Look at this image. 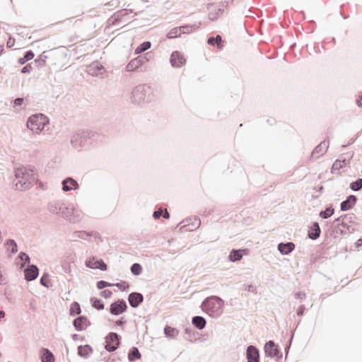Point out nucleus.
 Here are the masks:
<instances>
[{"label": "nucleus", "instance_id": "3c124183", "mask_svg": "<svg viewBox=\"0 0 362 362\" xmlns=\"http://www.w3.org/2000/svg\"><path fill=\"white\" fill-rule=\"evenodd\" d=\"M112 293L109 289L103 290L100 292V296L104 298H109L112 296Z\"/></svg>", "mask_w": 362, "mask_h": 362}, {"label": "nucleus", "instance_id": "de8ad7c7", "mask_svg": "<svg viewBox=\"0 0 362 362\" xmlns=\"http://www.w3.org/2000/svg\"><path fill=\"white\" fill-rule=\"evenodd\" d=\"M40 282L41 285H42L43 286L49 288L50 286V284L49 281V274L47 272L43 273L40 279Z\"/></svg>", "mask_w": 362, "mask_h": 362}, {"label": "nucleus", "instance_id": "338daca9", "mask_svg": "<svg viewBox=\"0 0 362 362\" xmlns=\"http://www.w3.org/2000/svg\"><path fill=\"white\" fill-rule=\"evenodd\" d=\"M117 13H118L117 16L121 18L127 14V9L119 10V11H117Z\"/></svg>", "mask_w": 362, "mask_h": 362}, {"label": "nucleus", "instance_id": "052dcab7", "mask_svg": "<svg viewBox=\"0 0 362 362\" xmlns=\"http://www.w3.org/2000/svg\"><path fill=\"white\" fill-rule=\"evenodd\" d=\"M305 305H301L298 307V310H297V312H296V314L298 316H302L303 315L304 313H305Z\"/></svg>", "mask_w": 362, "mask_h": 362}, {"label": "nucleus", "instance_id": "0e129e2a", "mask_svg": "<svg viewBox=\"0 0 362 362\" xmlns=\"http://www.w3.org/2000/svg\"><path fill=\"white\" fill-rule=\"evenodd\" d=\"M23 101L24 99L23 98H16L13 101L14 106H21Z\"/></svg>", "mask_w": 362, "mask_h": 362}, {"label": "nucleus", "instance_id": "7ed1b4c3", "mask_svg": "<svg viewBox=\"0 0 362 362\" xmlns=\"http://www.w3.org/2000/svg\"><path fill=\"white\" fill-rule=\"evenodd\" d=\"M14 173L15 177L18 180L16 183V189L17 190H27L37 182V175L33 169L19 168H16Z\"/></svg>", "mask_w": 362, "mask_h": 362}, {"label": "nucleus", "instance_id": "f704fd0d", "mask_svg": "<svg viewBox=\"0 0 362 362\" xmlns=\"http://www.w3.org/2000/svg\"><path fill=\"white\" fill-rule=\"evenodd\" d=\"M81 313V309L80 304L76 301L73 302L70 306L69 315L71 316H75V315H80Z\"/></svg>", "mask_w": 362, "mask_h": 362}, {"label": "nucleus", "instance_id": "a211bd4d", "mask_svg": "<svg viewBox=\"0 0 362 362\" xmlns=\"http://www.w3.org/2000/svg\"><path fill=\"white\" fill-rule=\"evenodd\" d=\"M62 190L64 192H69L71 190H76L79 188L78 182L73 177H69L65 178L62 182Z\"/></svg>", "mask_w": 362, "mask_h": 362}, {"label": "nucleus", "instance_id": "72a5a7b5", "mask_svg": "<svg viewBox=\"0 0 362 362\" xmlns=\"http://www.w3.org/2000/svg\"><path fill=\"white\" fill-rule=\"evenodd\" d=\"M334 213V209L330 204L327 206L325 210L321 211L319 214V216L324 219L328 218L331 217Z\"/></svg>", "mask_w": 362, "mask_h": 362}, {"label": "nucleus", "instance_id": "8fccbe9b", "mask_svg": "<svg viewBox=\"0 0 362 362\" xmlns=\"http://www.w3.org/2000/svg\"><path fill=\"white\" fill-rule=\"evenodd\" d=\"M96 286L99 290H102L106 287L112 286V284L108 283L103 280H100L97 282Z\"/></svg>", "mask_w": 362, "mask_h": 362}, {"label": "nucleus", "instance_id": "774afa93", "mask_svg": "<svg viewBox=\"0 0 362 362\" xmlns=\"http://www.w3.org/2000/svg\"><path fill=\"white\" fill-rule=\"evenodd\" d=\"M217 18H218V13H209V20L215 21L217 19Z\"/></svg>", "mask_w": 362, "mask_h": 362}, {"label": "nucleus", "instance_id": "4c0bfd02", "mask_svg": "<svg viewBox=\"0 0 362 362\" xmlns=\"http://www.w3.org/2000/svg\"><path fill=\"white\" fill-rule=\"evenodd\" d=\"M90 300L91 305L96 310H101L104 309L105 305L102 300L95 297H92Z\"/></svg>", "mask_w": 362, "mask_h": 362}, {"label": "nucleus", "instance_id": "4be33fe9", "mask_svg": "<svg viewBox=\"0 0 362 362\" xmlns=\"http://www.w3.org/2000/svg\"><path fill=\"white\" fill-rule=\"evenodd\" d=\"M321 233V229L317 222H313L312 226L309 228L308 237L313 240H317Z\"/></svg>", "mask_w": 362, "mask_h": 362}, {"label": "nucleus", "instance_id": "79ce46f5", "mask_svg": "<svg viewBox=\"0 0 362 362\" xmlns=\"http://www.w3.org/2000/svg\"><path fill=\"white\" fill-rule=\"evenodd\" d=\"M92 236L91 233L85 230L76 231L74 233V238H81L83 240H88L90 237Z\"/></svg>", "mask_w": 362, "mask_h": 362}, {"label": "nucleus", "instance_id": "4468645a", "mask_svg": "<svg viewBox=\"0 0 362 362\" xmlns=\"http://www.w3.org/2000/svg\"><path fill=\"white\" fill-rule=\"evenodd\" d=\"M247 362H259L260 354L259 349L253 345H249L246 349Z\"/></svg>", "mask_w": 362, "mask_h": 362}, {"label": "nucleus", "instance_id": "f257e3e1", "mask_svg": "<svg viewBox=\"0 0 362 362\" xmlns=\"http://www.w3.org/2000/svg\"><path fill=\"white\" fill-rule=\"evenodd\" d=\"M47 209L50 213L60 215L64 219L74 223L79 222L83 217V213L81 210L76 209L71 204L61 201L49 202L47 205Z\"/></svg>", "mask_w": 362, "mask_h": 362}, {"label": "nucleus", "instance_id": "e2e57ef3", "mask_svg": "<svg viewBox=\"0 0 362 362\" xmlns=\"http://www.w3.org/2000/svg\"><path fill=\"white\" fill-rule=\"evenodd\" d=\"M127 322L126 320L124 319V317H120L119 320H117L116 322H115V325L117 326H123L124 325H125Z\"/></svg>", "mask_w": 362, "mask_h": 362}, {"label": "nucleus", "instance_id": "39448f33", "mask_svg": "<svg viewBox=\"0 0 362 362\" xmlns=\"http://www.w3.org/2000/svg\"><path fill=\"white\" fill-rule=\"evenodd\" d=\"M153 98L151 87L148 84H139L132 91V101L135 104L141 105L144 103H149Z\"/></svg>", "mask_w": 362, "mask_h": 362}, {"label": "nucleus", "instance_id": "393cba45", "mask_svg": "<svg viewBox=\"0 0 362 362\" xmlns=\"http://www.w3.org/2000/svg\"><path fill=\"white\" fill-rule=\"evenodd\" d=\"M93 352V349L89 344L78 346V355L82 358H88Z\"/></svg>", "mask_w": 362, "mask_h": 362}, {"label": "nucleus", "instance_id": "a18cd8bd", "mask_svg": "<svg viewBox=\"0 0 362 362\" xmlns=\"http://www.w3.org/2000/svg\"><path fill=\"white\" fill-rule=\"evenodd\" d=\"M47 57L45 55V52L42 53L37 59H35V64L37 67L43 66L46 64Z\"/></svg>", "mask_w": 362, "mask_h": 362}, {"label": "nucleus", "instance_id": "cd10ccee", "mask_svg": "<svg viewBox=\"0 0 362 362\" xmlns=\"http://www.w3.org/2000/svg\"><path fill=\"white\" fill-rule=\"evenodd\" d=\"M90 261H86V266L90 269H98L101 271H106L107 269V264L103 259L96 260L94 264H90Z\"/></svg>", "mask_w": 362, "mask_h": 362}, {"label": "nucleus", "instance_id": "423d86ee", "mask_svg": "<svg viewBox=\"0 0 362 362\" xmlns=\"http://www.w3.org/2000/svg\"><path fill=\"white\" fill-rule=\"evenodd\" d=\"M49 122V118L45 115L35 114L28 118L26 125L32 132L39 134Z\"/></svg>", "mask_w": 362, "mask_h": 362}, {"label": "nucleus", "instance_id": "58836bf2", "mask_svg": "<svg viewBox=\"0 0 362 362\" xmlns=\"http://www.w3.org/2000/svg\"><path fill=\"white\" fill-rule=\"evenodd\" d=\"M151 46V42L145 41V42H142L141 44H140L135 49L134 52H135L136 54H141V53L148 50V49H150Z\"/></svg>", "mask_w": 362, "mask_h": 362}, {"label": "nucleus", "instance_id": "864d4df0", "mask_svg": "<svg viewBox=\"0 0 362 362\" xmlns=\"http://www.w3.org/2000/svg\"><path fill=\"white\" fill-rule=\"evenodd\" d=\"M342 217L341 216L336 219L331 224V228H339L340 226V223H341Z\"/></svg>", "mask_w": 362, "mask_h": 362}, {"label": "nucleus", "instance_id": "5701e85b", "mask_svg": "<svg viewBox=\"0 0 362 362\" xmlns=\"http://www.w3.org/2000/svg\"><path fill=\"white\" fill-rule=\"evenodd\" d=\"M75 256L69 255L62 261V268L64 272L70 274L71 272V264L74 263Z\"/></svg>", "mask_w": 362, "mask_h": 362}, {"label": "nucleus", "instance_id": "37998d69", "mask_svg": "<svg viewBox=\"0 0 362 362\" xmlns=\"http://www.w3.org/2000/svg\"><path fill=\"white\" fill-rule=\"evenodd\" d=\"M349 187L354 192L361 190L362 188V178H358L356 181L352 182Z\"/></svg>", "mask_w": 362, "mask_h": 362}, {"label": "nucleus", "instance_id": "f8f14e48", "mask_svg": "<svg viewBox=\"0 0 362 362\" xmlns=\"http://www.w3.org/2000/svg\"><path fill=\"white\" fill-rule=\"evenodd\" d=\"M91 325L88 318L85 315H79L76 317L73 321V326L78 332L85 330L88 327Z\"/></svg>", "mask_w": 362, "mask_h": 362}, {"label": "nucleus", "instance_id": "4d7b16f0", "mask_svg": "<svg viewBox=\"0 0 362 362\" xmlns=\"http://www.w3.org/2000/svg\"><path fill=\"white\" fill-rule=\"evenodd\" d=\"M163 210L161 209H158V210H156L153 214V217L154 219L158 220L162 216Z\"/></svg>", "mask_w": 362, "mask_h": 362}, {"label": "nucleus", "instance_id": "6ab92c4d", "mask_svg": "<svg viewBox=\"0 0 362 362\" xmlns=\"http://www.w3.org/2000/svg\"><path fill=\"white\" fill-rule=\"evenodd\" d=\"M329 147V143L327 142L326 140L322 141L320 144H319L312 151L310 155V160L315 158H318L320 156L317 154L323 155L327 150Z\"/></svg>", "mask_w": 362, "mask_h": 362}, {"label": "nucleus", "instance_id": "412c9836", "mask_svg": "<svg viewBox=\"0 0 362 362\" xmlns=\"http://www.w3.org/2000/svg\"><path fill=\"white\" fill-rule=\"evenodd\" d=\"M295 244L293 242L280 243L277 248L279 252L283 255H288L295 249Z\"/></svg>", "mask_w": 362, "mask_h": 362}, {"label": "nucleus", "instance_id": "0eeeda50", "mask_svg": "<svg viewBox=\"0 0 362 362\" xmlns=\"http://www.w3.org/2000/svg\"><path fill=\"white\" fill-rule=\"evenodd\" d=\"M121 337L116 332H110L105 337V349L109 351L112 352L117 350L119 346Z\"/></svg>", "mask_w": 362, "mask_h": 362}, {"label": "nucleus", "instance_id": "f3484780", "mask_svg": "<svg viewBox=\"0 0 362 362\" xmlns=\"http://www.w3.org/2000/svg\"><path fill=\"white\" fill-rule=\"evenodd\" d=\"M128 301L131 307L138 308L144 301V296L139 292H132L128 296Z\"/></svg>", "mask_w": 362, "mask_h": 362}, {"label": "nucleus", "instance_id": "c9c22d12", "mask_svg": "<svg viewBox=\"0 0 362 362\" xmlns=\"http://www.w3.org/2000/svg\"><path fill=\"white\" fill-rule=\"evenodd\" d=\"M5 245L7 247V250L11 253L16 254L18 252V245L14 240H7Z\"/></svg>", "mask_w": 362, "mask_h": 362}, {"label": "nucleus", "instance_id": "2f4dec72", "mask_svg": "<svg viewBox=\"0 0 362 362\" xmlns=\"http://www.w3.org/2000/svg\"><path fill=\"white\" fill-rule=\"evenodd\" d=\"M141 357V355L136 347H132L129 349V351L128 353V359L129 361H136L137 360H139Z\"/></svg>", "mask_w": 362, "mask_h": 362}, {"label": "nucleus", "instance_id": "a19ab883", "mask_svg": "<svg viewBox=\"0 0 362 362\" xmlns=\"http://www.w3.org/2000/svg\"><path fill=\"white\" fill-rule=\"evenodd\" d=\"M180 27L172 28L167 34L166 37L168 39H173L180 37L182 35Z\"/></svg>", "mask_w": 362, "mask_h": 362}, {"label": "nucleus", "instance_id": "1a4fd4ad", "mask_svg": "<svg viewBox=\"0 0 362 362\" xmlns=\"http://www.w3.org/2000/svg\"><path fill=\"white\" fill-rule=\"evenodd\" d=\"M150 52L146 53L144 55H140L132 59L126 66L127 71H134L146 62L148 61L147 56L150 55Z\"/></svg>", "mask_w": 362, "mask_h": 362}, {"label": "nucleus", "instance_id": "bf43d9fd", "mask_svg": "<svg viewBox=\"0 0 362 362\" xmlns=\"http://www.w3.org/2000/svg\"><path fill=\"white\" fill-rule=\"evenodd\" d=\"M31 70H32V66L30 64H28L22 68L21 73L22 74L30 73L31 71Z\"/></svg>", "mask_w": 362, "mask_h": 362}, {"label": "nucleus", "instance_id": "6e6d98bb", "mask_svg": "<svg viewBox=\"0 0 362 362\" xmlns=\"http://www.w3.org/2000/svg\"><path fill=\"white\" fill-rule=\"evenodd\" d=\"M306 297V295L304 292L298 291L295 293V298L300 300L302 301L303 300H305Z\"/></svg>", "mask_w": 362, "mask_h": 362}, {"label": "nucleus", "instance_id": "ddd939ff", "mask_svg": "<svg viewBox=\"0 0 362 362\" xmlns=\"http://www.w3.org/2000/svg\"><path fill=\"white\" fill-rule=\"evenodd\" d=\"M86 71L89 75H91L93 76H102L103 74L105 73V70L102 64H100L98 62L95 61L92 62L87 67Z\"/></svg>", "mask_w": 362, "mask_h": 362}, {"label": "nucleus", "instance_id": "7c9ffc66", "mask_svg": "<svg viewBox=\"0 0 362 362\" xmlns=\"http://www.w3.org/2000/svg\"><path fill=\"white\" fill-rule=\"evenodd\" d=\"M201 22H199L198 24H193V25H189L186 24L180 27L181 33L182 34H189L192 31L196 30L199 29V26L201 25Z\"/></svg>", "mask_w": 362, "mask_h": 362}, {"label": "nucleus", "instance_id": "20e7f679", "mask_svg": "<svg viewBox=\"0 0 362 362\" xmlns=\"http://www.w3.org/2000/svg\"><path fill=\"white\" fill-rule=\"evenodd\" d=\"M223 300L216 296H211L206 298L201 305L202 310L214 318L221 316L223 313Z\"/></svg>", "mask_w": 362, "mask_h": 362}, {"label": "nucleus", "instance_id": "a878e982", "mask_svg": "<svg viewBox=\"0 0 362 362\" xmlns=\"http://www.w3.org/2000/svg\"><path fill=\"white\" fill-rule=\"evenodd\" d=\"M351 158H352V156H351L348 159L344 158V159L336 160L332 166L331 172L332 173H334L335 171L339 170L343 167L346 166L347 164H349L350 160Z\"/></svg>", "mask_w": 362, "mask_h": 362}, {"label": "nucleus", "instance_id": "09e8293b", "mask_svg": "<svg viewBox=\"0 0 362 362\" xmlns=\"http://www.w3.org/2000/svg\"><path fill=\"white\" fill-rule=\"evenodd\" d=\"M112 286H116L122 291H126L129 288V284L127 281H121L116 284H112Z\"/></svg>", "mask_w": 362, "mask_h": 362}, {"label": "nucleus", "instance_id": "69168bd1", "mask_svg": "<svg viewBox=\"0 0 362 362\" xmlns=\"http://www.w3.org/2000/svg\"><path fill=\"white\" fill-rule=\"evenodd\" d=\"M292 339H293V335L290 338L288 344H286V347L284 349L285 354H286V358H287V356H288V351H289V349H290V347H291Z\"/></svg>", "mask_w": 362, "mask_h": 362}, {"label": "nucleus", "instance_id": "603ef678", "mask_svg": "<svg viewBox=\"0 0 362 362\" xmlns=\"http://www.w3.org/2000/svg\"><path fill=\"white\" fill-rule=\"evenodd\" d=\"M343 220H346L350 223L353 221V219L356 218L354 214H347L341 216Z\"/></svg>", "mask_w": 362, "mask_h": 362}, {"label": "nucleus", "instance_id": "f03ea898", "mask_svg": "<svg viewBox=\"0 0 362 362\" xmlns=\"http://www.w3.org/2000/svg\"><path fill=\"white\" fill-rule=\"evenodd\" d=\"M103 136L93 130L78 129L71 138V146L80 151L82 148L95 146L102 142Z\"/></svg>", "mask_w": 362, "mask_h": 362}, {"label": "nucleus", "instance_id": "e433bc0d", "mask_svg": "<svg viewBox=\"0 0 362 362\" xmlns=\"http://www.w3.org/2000/svg\"><path fill=\"white\" fill-rule=\"evenodd\" d=\"M35 57V54L32 50H28L24 53V55L23 57H20L18 59V62L20 64H24L28 61L31 60Z\"/></svg>", "mask_w": 362, "mask_h": 362}, {"label": "nucleus", "instance_id": "9b49d317", "mask_svg": "<svg viewBox=\"0 0 362 362\" xmlns=\"http://www.w3.org/2000/svg\"><path fill=\"white\" fill-rule=\"evenodd\" d=\"M185 224L180 228L182 233L185 231H194L201 225V221L198 217L188 218L182 221Z\"/></svg>", "mask_w": 362, "mask_h": 362}, {"label": "nucleus", "instance_id": "6e6552de", "mask_svg": "<svg viewBox=\"0 0 362 362\" xmlns=\"http://www.w3.org/2000/svg\"><path fill=\"white\" fill-rule=\"evenodd\" d=\"M264 350L265 356L267 357H276L277 360H279L282 357V354H281L278 346L272 340H269L265 343Z\"/></svg>", "mask_w": 362, "mask_h": 362}, {"label": "nucleus", "instance_id": "dca6fc26", "mask_svg": "<svg viewBox=\"0 0 362 362\" xmlns=\"http://www.w3.org/2000/svg\"><path fill=\"white\" fill-rule=\"evenodd\" d=\"M39 275V269L35 264H29L24 269L25 279L27 281H31L37 279Z\"/></svg>", "mask_w": 362, "mask_h": 362}, {"label": "nucleus", "instance_id": "680f3d73", "mask_svg": "<svg viewBox=\"0 0 362 362\" xmlns=\"http://www.w3.org/2000/svg\"><path fill=\"white\" fill-rule=\"evenodd\" d=\"M14 44H15V39L13 37L10 36L6 42V47L8 48H11L14 45Z\"/></svg>", "mask_w": 362, "mask_h": 362}, {"label": "nucleus", "instance_id": "ea45409f", "mask_svg": "<svg viewBox=\"0 0 362 362\" xmlns=\"http://www.w3.org/2000/svg\"><path fill=\"white\" fill-rule=\"evenodd\" d=\"M18 258L22 261V263L21 264L20 266L21 269H23L25 266V264H29L30 262V258L29 255L24 252H21L18 255Z\"/></svg>", "mask_w": 362, "mask_h": 362}, {"label": "nucleus", "instance_id": "13d9d810", "mask_svg": "<svg viewBox=\"0 0 362 362\" xmlns=\"http://www.w3.org/2000/svg\"><path fill=\"white\" fill-rule=\"evenodd\" d=\"M71 339L74 341H85V337L81 336V335L77 334H71Z\"/></svg>", "mask_w": 362, "mask_h": 362}, {"label": "nucleus", "instance_id": "473e14b6", "mask_svg": "<svg viewBox=\"0 0 362 362\" xmlns=\"http://www.w3.org/2000/svg\"><path fill=\"white\" fill-rule=\"evenodd\" d=\"M179 333V331L174 327L166 325L164 328V334L165 337L169 338H175Z\"/></svg>", "mask_w": 362, "mask_h": 362}, {"label": "nucleus", "instance_id": "b1692460", "mask_svg": "<svg viewBox=\"0 0 362 362\" xmlns=\"http://www.w3.org/2000/svg\"><path fill=\"white\" fill-rule=\"evenodd\" d=\"M41 362H54V355L47 348H42L40 350Z\"/></svg>", "mask_w": 362, "mask_h": 362}, {"label": "nucleus", "instance_id": "49530a36", "mask_svg": "<svg viewBox=\"0 0 362 362\" xmlns=\"http://www.w3.org/2000/svg\"><path fill=\"white\" fill-rule=\"evenodd\" d=\"M185 334L186 335L185 338L190 341H192L194 339H195V337H194V331L193 330L192 328L191 327H186L185 329Z\"/></svg>", "mask_w": 362, "mask_h": 362}, {"label": "nucleus", "instance_id": "2eb2a0df", "mask_svg": "<svg viewBox=\"0 0 362 362\" xmlns=\"http://www.w3.org/2000/svg\"><path fill=\"white\" fill-rule=\"evenodd\" d=\"M170 62L173 67L180 68L186 63V59L182 53L174 51L170 55Z\"/></svg>", "mask_w": 362, "mask_h": 362}, {"label": "nucleus", "instance_id": "5fc2aeb1", "mask_svg": "<svg viewBox=\"0 0 362 362\" xmlns=\"http://www.w3.org/2000/svg\"><path fill=\"white\" fill-rule=\"evenodd\" d=\"M330 229H331L330 235L332 236H333L334 238H337L339 234L340 226H339V228H331L330 227Z\"/></svg>", "mask_w": 362, "mask_h": 362}, {"label": "nucleus", "instance_id": "9d476101", "mask_svg": "<svg viewBox=\"0 0 362 362\" xmlns=\"http://www.w3.org/2000/svg\"><path fill=\"white\" fill-rule=\"evenodd\" d=\"M128 307L124 299H118L110 305L109 311L112 315H119L126 312Z\"/></svg>", "mask_w": 362, "mask_h": 362}, {"label": "nucleus", "instance_id": "aec40b11", "mask_svg": "<svg viewBox=\"0 0 362 362\" xmlns=\"http://www.w3.org/2000/svg\"><path fill=\"white\" fill-rule=\"evenodd\" d=\"M357 202V197L355 195L351 194L346 197V199L341 202L340 209L343 211L350 210L353 208Z\"/></svg>", "mask_w": 362, "mask_h": 362}, {"label": "nucleus", "instance_id": "c756f323", "mask_svg": "<svg viewBox=\"0 0 362 362\" xmlns=\"http://www.w3.org/2000/svg\"><path fill=\"white\" fill-rule=\"evenodd\" d=\"M223 40L220 35H217L216 37H210L207 40V43L213 47H216L220 49L223 47Z\"/></svg>", "mask_w": 362, "mask_h": 362}, {"label": "nucleus", "instance_id": "c85d7f7f", "mask_svg": "<svg viewBox=\"0 0 362 362\" xmlns=\"http://www.w3.org/2000/svg\"><path fill=\"white\" fill-rule=\"evenodd\" d=\"M192 323L198 329H203L206 325V321L202 316L197 315L192 317Z\"/></svg>", "mask_w": 362, "mask_h": 362}, {"label": "nucleus", "instance_id": "c03bdc74", "mask_svg": "<svg viewBox=\"0 0 362 362\" xmlns=\"http://www.w3.org/2000/svg\"><path fill=\"white\" fill-rule=\"evenodd\" d=\"M131 272L135 275L139 276L142 272V267L139 263H134L130 267Z\"/></svg>", "mask_w": 362, "mask_h": 362}, {"label": "nucleus", "instance_id": "bb28decb", "mask_svg": "<svg viewBox=\"0 0 362 362\" xmlns=\"http://www.w3.org/2000/svg\"><path fill=\"white\" fill-rule=\"evenodd\" d=\"M246 250H247V249H245V250L233 249L229 254L228 259L232 262H235L240 261L242 259L243 255V252L246 251Z\"/></svg>", "mask_w": 362, "mask_h": 362}]
</instances>
